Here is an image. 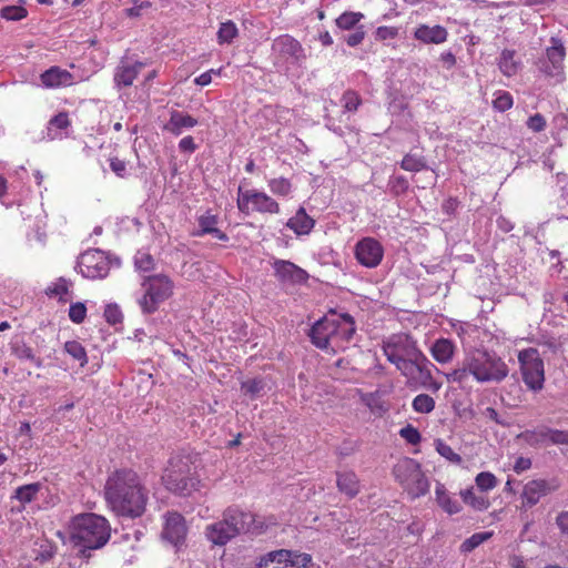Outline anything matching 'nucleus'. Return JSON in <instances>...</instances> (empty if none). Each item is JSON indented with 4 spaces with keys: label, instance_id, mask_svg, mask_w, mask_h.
<instances>
[{
    "label": "nucleus",
    "instance_id": "f257e3e1",
    "mask_svg": "<svg viewBox=\"0 0 568 568\" xmlns=\"http://www.w3.org/2000/svg\"><path fill=\"white\" fill-rule=\"evenodd\" d=\"M104 490L106 501L118 515L136 518L144 514L149 491L132 469L115 470L109 476Z\"/></svg>",
    "mask_w": 568,
    "mask_h": 568
},
{
    "label": "nucleus",
    "instance_id": "f03ea898",
    "mask_svg": "<svg viewBox=\"0 0 568 568\" xmlns=\"http://www.w3.org/2000/svg\"><path fill=\"white\" fill-rule=\"evenodd\" d=\"M507 364L494 352L476 348L446 374L448 382L464 384L471 375L479 383H500L508 375Z\"/></svg>",
    "mask_w": 568,
    "mask_h": 568
},
{
    "label": "nucleus",
    "instance_id": "7ed1b4c3",
    "mask_svg": "<svg viewBox=\"0 0 568 568\" xmlns=\"http://www.w3.org/2000/svg\"><path fill=\"white\" fill-rule=\"evenodd\" d=\"M111 537L109 521L94 513H83L72 517L70 541L77 557L89 560L92 551L101 549Z\"/></svg>",
    "mask_w": 568,
    "mask_h": 568
},
{
    "label": "nucleus",
    "instance_id": "20e7f679",
    "mask_svg": "<svg viewBox=\"0 0 568 568\" xmlns=\"http://www.w3.org/2000/svg\"><path fill=\"white\" fill-rule=\"evenodd\" d=\"M192 465L189 456L171 457L162 475V481L166 489L179 496H189L196 490L200 480L195 476Z\"/></svg>",
    "mask_w": 568,
    "mask_h": 568
},
{
    "label": "nucleus",
    "instance_id": "39448f33",
    "mask_svg": "<svg viewBox=\"0 0 568 568\" xmlns=\"http://www.w3.org/2000/svg\"><path fill=\"white\" fill-rule=\"evenodd\" d=\"M253 523L254 517L251 513L237 508H227L221 520L206 527L205 534L214 545L223 546L232 538L248 532Z\"/></svg>",
    "mask_w": 568,
    "mask_h": 568
},
{
    "label": "nucleus",
    "instance_id": "423d86ee",
    "mask_svg": "<svg viewBox=\"0 0 568 568\" xmlns=\"http://www.w3.org/2000/svg\"><path fill=\"white\" fill-rule=\"evenodd\" d=\"M393 475L412 498L425 496L429 491V481L420 464L413 458L400 459L394 466Z\"/></svg>",
    "mask_w": 568,
    "mask_h": 568
},
{
    "label": "nucleus",
    "instance_id": "0eeeda50",
    "mask_svg": "<svg viewBox=\"0 0 568 568\" xmlns=\"http://www.w3.org/2000/svg\"><path fill=\"white\" fill-rule=\"evenodd\" d=\"M142 286L144 294L139 300L143 314H153L159 306L173 295L174 283L165 274L145 276Z\"/></svg>",
    "mask_w": 568,
    "mask_h": 568
},
{
    "label": "nucleus",
    "instance_id": "6e6552de",
    "mask_svg": "<svg viewBox=\"0 0 568 568\" xmlns=\"http://www.w3.org/2000/svg\"><path fill=\"white\" fill-rule=\"evenodd\" d=\"M383 349L387 359L399 371L407 369V365L412 367V363L423 355L408 335H393L384 343Z\"/></svg>",
    "mask_w": 568,
    "mask_h": 568
},
{
    "label": "nucleus",
    "instance_id": "1a4fd4ad",
    "mask_svg": "<svg viewBox=\"0 0 568 568\" xmlns=\"http://www.w3.org/2000/svg\"><path fill=\"white\" fill-rule=\"evenodd\" d=\"M518 361L523 379L527 387L534 392L542 389L545 382L544 362L536 348L519 352Z\"/></svg>",
    "mask_w": 568,
    "mask_h": 568
},
{
    "label": "nucleus",
    "instance_id": "9d476101",
    "mask_svg": "<svg viewBox=\"0 0 568 568\" xmlns=\"http://www.w3.org/2000/svg\"><path fill=\"white\" fill-rule=\"evenodd\" d=\"M551 45L546 49L545 57L537 61V68L547 77L555 78L557 82H562L565 79L564 60L566 57V49L560 39L551 38Z\"/></svg>",
    "mask_w": 568,
    "mask_h": 568
},
{
    "label": "nucleus",
    "instance_id": "9b49d317",
    "mask_svg": "<svg viewBox=\"0 0 568 568\" xmlns=\"http://www.w3.org/2000/svg\"><path fill=\"white\" fill-rule=\"evenodd\" d=\"M81 274L87 278H103L109 274L111 261L99 248L84 252L78 262Z\"/></svg>",
    "mask_w": 568,
    "mask_h": 568
},
{
    "label": "nucleus",
    "instance_id": "f8f14e48",
    "mask_svg": "<svg viewBox=\"0 0 568 568\" xmlns=\"http://www.w3.org/2000/svg\"><path fill=\"white\" fill-rule=\"evenodd\" d=\"M164 519L161 537L179 550L185 545L187 535L185 518L178 511H168Z\"/></svg>",
    "mask_w": 568,
    "mask_h": 568
},
{
    "label": "nucleus",
    "instance_id": "ddd939ff",
    "mask_svg": "<svg viewBox=\"0 0 568 568\" xmlns=\"http://www.w3.org/2000/svg\"><path fill=\"white\" fill-rule=\"evenodd\" d=\"M272 51L276 54V61L301 65L306 55L302 44L288 34L276 38L272 43Z\"/></svg>",
    "mask_w": 568,
    "mask_h": 568
},
{
    "label": "nucleus",
    "instance_id": "4468645a",
    "mask_svg": "<svg viewBox=\"0 0 568 568\" xmlns=\"http://www.w3.org/2000/svg\"><path fill=\"white\" fill-rule=\"evenodd\" d=\"M239 192L237 207L242 213L248 214L250 203L258 212L277 213L280 211L278 203L265 193L256 191L241 192V187Z\"/></svg>",
    "mask_w": 568,
    "mask_h": 568
},
{
    "label": "nucleus",
    "instance_id": "2eb2a0df",
    "mask_svg": "<svg viewBox=\"0 0 568 568\" xmlns=\"http://www.w3.org/2000/svg\"><path fill=\"white\" fill-rule=\"evenodd\" d=\"M558 479H534L524 486L521 497L528 507L535 506L541 497L547 496L559 488Z\"/></svg>",
    "mask_w": 568,
    "mask_h": 568
},
{
    "label": "nucleus",
    "instance_id": "dca6fc26",
    "mask_svg": "<svg viewBox=\"0 0 568 568\" xmlns=\"http://www.w3.org/2000/svg\"><path fill=\"white\" fill-rule=\"evenodd\" d=\"M383 254V246L374 239L366 237L356 244V258L366 267H376L381 263Z\"/></svg>",
    "mask_w": 568,
    "mask_h": 568
},
{
    "label": "nucleus",
    "instance_id": "f3484780",
    "mask_svg": "<svg viewBox=\"0 0 568 568\" xmlns=\"http://www.w3.org/2000/svg\"><path fill=\"white\" fill-rule=\"evenodd\" d=\"M341 328L334 320L323 317L314 323L310 329L308 336L311 342L321 349H326L329 345L331 337Z\"/></svg>",
    "mask_w": 568,
    "mask_h": 568
},
{
    "label": "nucleus",
    "instance_id": "a211bd4d",
    "mask_svg": "<svg viewBox=\"0 0 568 568\" xmlns=\"http://www.w3.org/2000/svg\"><path fill=\"white\" fill-rule=\"evenodd\" d=\"M273 267L275 270V275L282 282L303 284L308 280L307 272L290 261L276 260L273 263Z\"/></svg>",
    "mask_w": 568,
    "mask_h": 568
},
{
    "label": "nucleus",
    "instance_id": "6ab92c4d",
    "mask_svg": "<svg viewBox=\"0 0 568 568\" xmlns=\"http://www.w3.org/2000/svg\"><path fill=\"white\" fill-rule=\"evenodd\" d=\"M432 367L434 364L423 354L412 363V367L407 366V369H403L400 373L422 386H429L433 377Z\"/></svg>",
    "mask_w": 568,
    "mask_h": 568
},
{
    "label": "nucleus",
    "instance_id": "aec40b11",
    "mask_svg": "<svg viewBox=\"0 0 568 568\" xmlns=\"http://www.w3.org/2000/svg\"><path fill=\"white\" fill-rule=\"evenodd\" d=\"M447 37L446 28L438 24L433 27L420 24L414 31V38L424 44H440L447 40Z\"/></svg>",
    "mask_w": 568,
    "mask_h": 568
},
{
    "label": "nucleus",
    "instance_id": "412c9836",
    "mask_svg": "<svg viewBox=\"0 0 568 568\" xmlns=\"http://www.w3.org/2000/svg\"><path fill=\"white\" fill-rule=\"evenodd\" d=\"M40 78L42 84L47 88L67 87L73 83V75L60 67H51Z\"/></svg>",
    "mask_w": 568,
    "mask_h": 568
},
{
    "label": "nucleus",
    "instance_id": "4be33fe9",
    "mask_svg": "<svg viewBox=\"0 0 568 568\" xmlns=\"http://www.w3.org/2000/svg\"><path fill=\"white\" fill-rule=\"evenodd\" d=\"M197 124V120L193 116L180 112L172 111L169 122L164 125V130L171 132L174 135H180L182 130L185 128H193Z\"/></svg>",
    "mask_w": 568,
    "mask_h": 568
},
{
    "label": "nucleus",
    "instance_id": "5701e85b",
    "mask_svg": "<svg viewBox=\"0 0 568 568\" xmlns=\"http://www.w3.org/2000/svg\"><path fill=\"white\" fill-rule=\"evenodd\" d=\"M517 437L531 447H538L546 443H550V427L541 425L535 429H526Z\"/></svg>",
    "mask_w": 568,
    "mask_h": 568
},
{
    "label": "nucleus",
    "instance_id": "b1692460",
    "mask_svg": "<svg viewBox=\"0 0 568 568\" xmlns=\"http://www.w3.org/2000/svg\"><path fill=\"white\" fill-rule=\"evenodd\" d=\"M315 221L307 215L304 207H300L296 214L291 217L286 226L293 230L297 235L308 234L314 227Z\"/></svg>",
    "mask_w": 568,
    "mask_h": 568
},
{
    "label": "nucleus",
    "instance_id": "393cba45",
    "mask_svg": "<svg viewBox=\"0 0 568 568\" xmlns=\"http://www.w3.org/2000/svg\"><path fill=\"white\" fill-rule=\"evenodd\" d=\"M337 487L341 493H344L349 498L355 497L358 494V479L355 473L345 471L337 473Z\"/></svg>",
    "mask_w": 568,
    "mask_h": 568
},
{
    "label": "nucleus",
    "instance_id": "a878e982",
    "mask_svg": "<svg viewBox=\"0 0 568 568\" xmlns=\"http://www.w3.org/2000/svg\"><path fill=\"white\" fill-rule=\"evenodd\" d=\"M435 494L438 506L447 514L454 515L462 510L459 503L448 495L445 485L437 483Z\"/></svg>",
    "mask_w": 568,
    "mask_h": 568
},
{
    "label": "nucleus",
    "instance_id": "bb28decb",
    "mask_svg": "<svg viewBox=\"0 0 568 568\" xmlns=\"http://www.w3.org/2000/svg\"><path fill=\"white\" fill-rule=\"evenodd\" d=\"M455 345L450 339L439 338L430 348L433 357L439 363H447L453 358Z\"/></svg>",
    "mask_w": 568,
    "mask_h": 568
},
{
    "label": "nucleus",
    "instance_id": "cd10ccee",
    "mask_svg": "<svg viewBox=\"0 0 568 568\" xmlns=\"http://www.w3.org/2000/svg\"><path fill=\"white\" fill-rule=\"evenodd\" d=\"M144 67L143 63L136 62L134 65H123L118 68L114 74V81L119 87H129L133 83L140 70Z\"/></svg>",
    "mask_w": 568,
    "mask_h": 568
},
{
    "label": "nucleus",
    "instance_id": "c85d7f7f",
    "mask_svg": "<svg viewBox=\"0 0 568 568\" xmlns=\"http://www.w3.org/2000/svg\"><path fill=\"white\" fill-rule=\"evenodd\" d=\"M460 497L465 504L471 506L475 510H486L490 506L488 498L484 495H476L473 487L462 490Z\"/></svg>",
    "mask_w": 568,
    "mask_h": 568
},
{
    "label": "nucleus",
    "instance_id": "c756f323",
    "mask_svg": "<svg viewBox=\"0 0 568 568\" xmlns=\"http://www.w3.org/2000/svg\"><path fill=\"white\" fill-rule=\"evenodd\" d=\"M400 168L409 172H419L422 170H427L428 165L425 156L409 152L403 158Z\"/></svg>",
    "mask_w": 568,
    "mask_h": 568
},
{
    "label": "nucleus",
    "instance_id": "7c9ffc66",
    "mask_svg": "<svg viewBox=\"0 0 568 568\" xmlns=\"http://www.w3.org/2000/svg\"><path fill=\"white\" fill-rule=\"evenodd\" d=\"M292 552L290 550L281 549L268 552L265 557L261 558L256 568H278L281 561H285L290 558Z\"/></svg>",
    "mask_w": 568,
    "mask_h": 568
},
{
    "label": "nucleus",
    "instance_id": "2f4dec72",
    "mask_svg": "<svg viewBox=\"0 0 568 568\" xmlns=\"http://www.w3.org/2000/svg\"><path fill=\"white\" fill-rule=\"evenodd\" d=\"M12 354L20 359H29L36 364L37 367L42 366V361L37 358L31 349L24 342L14 341L11 343Z\"/></svg>",
    "mask_w": 568,
    "mask_h": 568
},
{
    "label": "nucleus",
    "instance_id": "473e14b6",
    "mask_svg": "<svg viewBox=\"0 0 568 568\" xmlns=\"http://www.w3.org/2000/svg\"><path fill=\"white\" fill-rule=\"evenodd\" d=\"M40 483H32L28 485L20 486L14 491V498H17L22 504L31 503L36 499L37 494L41 489Z\"/></svg>",
    "mask_w": 568,
    "mask_h": 568
},
{
    "label": "nucleus",
    "instance_id": "72a5a7b5",
    "mask_svg": "<svg viewBox=\"0 0 568 568\" xmlns=\"http://www.w3.org/2000/svg\"><path fill=\"white\" fill-rule=\"evenodd\" d=\"M265 386L263 378H251L241 384V389L244 395L256 398L264 394Z\"/></svg>",
    "mask_w": 568,
    "mask_h": 568
},
{
    "label": "nucleus",
    "instance_id": "f704fd0d",
    "mask_svg": "<svg viewBox=\"0 0 568 568\" xmlns=\"http://www.w3.org/2000/svg\"><path fill=\"white\" fill-rule=\"evenodd\" d=\"M514 57V50L505 49L500 54L499 69L507 77H511L517 72V63Z\"/></svg>",
    "mask_w": 568,
    "mask_h": 568
},
{
    "label": "nucleus",
    "instance_id": "c9c22d12",
    "mask_svg": "<svg viewBox=\"0 0 568 568\" xmlns=\"http://www.w3.org/2000/svg\"><path fill=\"white\" fill-rule=\"evenodd\" d=\"M64 351L83 367L88 363L85 348L78 341H69L64 344Z\"/></svg>",
    "mask_w": 568,
    "mask_h": 568
},
{
    "label": "nucleus",
    "instance_id": "e433bc0d",
    "mask_svg": "<svg viewBox=\"0 0 568 568\" xmlns=\"http://www.w3.org/2000/svg\"><path fill=\"white\" fill-rule=\"evenodd\" d=\"M364 18L361 12L346 11L336 19V26L342 30H351Z\"/></svg>",
    "mask_w": 568,
    "mask_h": 568
},
{
    "label": "nucleus",
    "instance_id": "4c0bfd02",
    "mask_svg": "<svg viewBox=\"0 0 568 568\" xmlns=\"http://www.w3.org/2000/svg\"><path fill=\"white\" fill-rule=\"evenodd\" d=\"M412 406L417 413L428 414L434 410L435 400L427 394H419L413 399Z\"/></svg>",
    "mask_w": 568,
    "mask_h": 568
},
{
    "label": "nucleus",
    "instance_id": "58836bf2",
    "mask_svg": "<svg viewBox=\"0 0 568 568\" xmlns=\"http://www.w3.org/2000/svg\"><path fill=\"white\" fill-rule=\"evenodd\" d=\"M491 536V531L474 534L460 545V551L470 552L479 545H481L484 541L488 540Z\"/></svg>",
    "mask_w": 568,
    "mask_h": 568
},
{
    "label": "nucleus",
    "instance_id": "ea45409f",
    "mask_svg": "<svg viewBox=\"0 0 568 568\" xmlns=\"http://www.w3.org/2000/svg\"><path fill=\"white\" fill-rule=\"evenodd\" d=\"M237 36V28L232 21L221 23L217 32L220 43H231Z\"/></svg>",
    "mask_w": 568,
    "mask_h": 568
},
{
    "label": "nucleus",
    "instance_id": "a19ab883",
    "mask_svg": "<svg viewBox=\"0 0 568 568\" xmlns=\"http://www.w3.org/2000/svg\"><path fill=\"white\" fill-rule=\"evenodd\" d=\"M435 444L436 450L442 457L457 465L463 462L460 455L455 453L453 448L446 443H444L442 439H436Z\"/></svg>",
    "mask_w": 568,
    "mask_h": 568
},
{
    "label": "nucleus",
    "instance_id": "79ce46f5",
    "mask_svg": "<svg viewBox=\"0 0 568 568\" xmlns=\"http://www.w3.org/2000/svg\"><path fill=\"white\" fill-rule=\"evenodd\" d=\"M28 14V11L26 8L21 6H7L1 9L0 16L3 19L11 20V21H19L23 18H26Z\"/></svg>",
    "mask_w": 568,
    "mask_h": 568
},
{
    "label": "nucleus",
    "instance_id": "37998d69",
    "mask_svg": "<svg viewBox=\"0 0 568 568\" xmlns=\"http://www.w3.org/2000/svg\"><path fill=\"white\" fill-rule=\"evenodd\" d=\"M477 487L481 491H487L496 487L497 478L489 471H481L475 478Z\"/></svg>",
    "mask_w": 568,
    "mask_h": 568
},
{
    "label": "nucleus",
    "instance_id": "c03bdc74",
    "mask_svg": "<svg viewBox=\"0 0 568 568\" xmlns=\"http://www.w3.org/2000/svg\"><path fill=\"white\" fill-rule=\"evenodd\" d=\"M135 267L143 272H150L154 270L155 262L151 254L145 252H138L134 257Z\"/></svg>",
    "mask_w": 568,
    "mask_h": 568
},
{
    "label": "nucleus",
    "instance_id": "a18cd8bd",
    "mask_svg": "<svg viewBox=\"0 0 568 568\" xmlns=\"http://www.w3.org/2000/svg\"><path fill=\"white\" fill-rule=\"evenodd\" d=\"M152 7L148 0H133V7L125 9V13L130 18H139L146 13Z\"/></svg>",
    "mask_w": 568,
    "mask_h": 568
},
{
    "label": "nucleus",
    "instance_id": "49530a36",
    "mask_svg": "<svg viewBox=\"0 0 568 568\" xmlns=\"http://www.w3.org/2000/svg\"><path fill=\"white\" fill-rule=\"evenodd\" d=\"M216 215L210 214L209 212L204 215H201L199 217L200 231L197 232V235L209 234L211 231H213L214 227H216Z\"/></svg>",
    "mask_w": 568,
    "mask_h": 568
},
{
    "label": "nucleus",
    "instance_id": "de8ad7c7",
    "mask_svg": "<svg viewBox=\"0 0 568 568\" xmlns=\"http://www.w3.org/2000/svg\"><path fill=\"white\" fill-rule=\"evenodd\" d=\"M57 547L50 541L45 540L40 545V549L38 550L34 559L40 562L49 561L55 554Z\"/></svg>",
    "mask_w": 568,
    "mask_h": 568
},
{
    "label": "nucleus",
    "instance_id": "09e8293b",
    "mask_svg": "<svg viewBox=\"0 0 568 568\" xmlns=\"http://www.w3.org/2000/svg\"><path fill=\"white\" fill-rule=\"evenodd\" d=\"M399 435L404 438L408 444L417 445L422 440L420 433L416 427L408 424L399 430Z\"/></svg>",
    "mask_w": 568,
    "mask_h": 568
},
{
    "label": "nucleus",
    "instance_id": "8fccbe9b",
    "mask_svg": "<svg viewBox=\"0 0 568 568\" xmlns=\"http://www.w3.org/2000/svg\"><path fill=\"white\" fill-rule=\"evenodd\" d=\"M104 317L105 321L111 325L119 324L123 320L122 312L116 304H108L105 306Z\"/></svg>",
    "mask_w": 568,
    "mask_h": 568
},
{
    "label": "nucleus",
    "instance_id": "3c124183",
    "mask_svg": "<svg viewBox=\"0 0 568 568\" xmlns=\"http://www.w3.org/2000/svg\"><path fill=\"white\" fill-rule=\"evenodd\" d=\"M87 314V307L83 303L77 302L71 304L69 310V317L70 320L75 323L80 324L84 321Z\"/></svg>",
    "mask_w": 568,
    "mask_h": 568
},
{
    "label": "nucleus",
    "instance_id": "603ef678",
    "mask_svg": "<svg viewBox=\"0 0 568 568\" xmlns=\"http://www.w3.org/2000/svg\"><path fill=\"white\" fill-rule=\"evenodd\" d=\"M270 189L274 194L286 195L291 191V183L287 179H273L270 182Z\"/></svg>",
    "mask_w": 568,
    "mask_h": 568
},
{
    "label": "nucleus",
    "instance_id": "864d4df0",
    "mask_svg": "<svg viewBox=\"0 0 568 568\" xmlns=\"http://www.w3.org/2000/svg\"><path fill=\"white\" fill-rule=\"evenodd\" d=\"M343 100L345 102L344 108L347 111H356L358 105L361 104V98L354 91H346L343 95Z\"/></svg>",
    "mask_w": 568,
    "mask_h": 568
},
{
    "label": "nucleus",
    "instance_id": "5fc2aeb1",
    "mask_svg": "<svg viewBox=\"0 0 568 568\" xmlns=\"http://www.w3.org/2000/svg\"><path fill=\"white\" fill-rule=\"evenodd\" d=\"M397 36H398V28H396V27H378L375 31V39L378 41L394 39Z\"/></svg>",
    "mask_w": 568,
    "mask_h": 568
},
{
    "label": "nucleus",
    "instance_id": "6e6d98bb",
    "mask_svg": "<svg viewBox=\"0 0 568 568\" xmlns=\"http://www.w3.org/2000/svg\"><path fill=\"white\" fill-rule=\"evenodd\" d=\"M550 444L568 445V430H561L550 427Z\"/></svg>",
    "mask_w": 568,
    "mask_h": 568
},
{
    "label": "nucleus",
    "instance_id": "4d7b16f0",
    "mask_svg": "<svg viewBox=\"0 0 568 568\" xmlns=\"http://www.w3.org/2000/svg\"><path fill=\"white\" fill-rule=\"evenodd\" d=\"M390 190L396 195L403 194L408 190V181L404 176H395L390 181Z\"/></svg>",
    "mask_w": 568,
    "mask_h": 568
},
{
    "label": "nucleus",
    "instance_id": "13d9d810",
    "mask_svg": "<svg viewBox=\"0 0 568 568\" xmlns=\"http://www.w3.org/2000/svg\"><path fill=\"white\" fill-rule=\"evenodd\" d=\"M513 105V98L508 92L503 93L494 101V108L498 111H507Z\"/></svg>",
    "mask_w": 568,
    "mask_h": 568
},
{
    "label": "nucleus",
    "instance_id": "bf43d9fd",
    "mask_svg": "<svg viewBox=\"0 0 568 568\" xmlns=\"http://www.w3.org/2000/svg\"><path fill=\"white\" fill-rule=\"evenodd\" d=\"M527 126L534 132H540L546 128V120L541 114L536 113L528 119Z\"/></svg>",
    "mask_w": 568,
    "mask_h": 568
},
{
    "label": "nucleus",
    "instance_id": "052dcab7",
    "mask_svg": "<svg viewBox=\"0 0 568 568\" xmlns=\"http://www.w3.org/2000/svg\"><path fill=\"white\" fill-rule=\"evenodd\" d=\"M49 125L55 126L61 130L67 129L70 125L68 113L67 112L58 113L49 121Z\"/></svg>",
    "mask_w": 568,
    "mask_h": 568
},
{
    "label": "nucleus",
    "instance_id": "680f3d73",
    "mask_svg": "<svg viewBox=\"0 0 568 568\" xmlns=\"http://www.w3.org/2000/svg\"><path fill=\"white\" fill-rule=\"evenodd\" d=\"M365 37V32L363 30V27H359L356 29V31L352 34H349L345 41L349 47H356L358 45Z\"/></svg>",
    "mask_w": 568,
    "mask_h": 568
},
{
    "label": "nucleus",
    "instance_id": "e2e57ef3",
    "mask_svg": "<svg viewBox=\"0 0 568 568\" xmlns=\"http://www.w3.org/2000/svg\"><path fill=\"white\" fill-rule=\"evenodd\" d=\"M531 467V459L530 458H527V457H518L515 462V465H514V470L517 473V474H520L527 469H529Z\"/></svg>",
    "mask_w": 568,
    "mask_h": 568
},
{
    "label": "nucleus",
    "instance_id": "0e129e2a",
    "mask_svg": "<svg viewBox=\"0 0 568 568\" xmlns=\"http://www.w3.org/2000/svg\"><path fill=\"white\" fill-rule=\"evenodd\" d=\"M110 166H111L112 171L119 176H123L125 173V170H126L124 161H122L118 158L111 159Z\"/></svg>",
    "mask_w": 568,
    "mask_h": 568
},
{
    "label": "nucleus",
    "instance_id": "69168bd1",
    "mask_svg": "<svg viewBox=\"0 0 568 568\" xmlns=\"http://www.w3.org/2000/svg\"><path fill=\"white\" fill-rule=\"evenodd\" d=\"M556 524L564 535H568V511H561L556 518Z\"/></svg>",
    "mask_w": 568,
    "mask_h": 568
},
{
    "label": "nucleus",
    "instance_id": "338daca9",
    "mask_svg": "<svg viewBox=\"0 0 568 568\" xmlns=\"http://www.w3.org/2000/svg\"><path fill=\"white\" fill-rule=\"evenodd\" d=\"M179 148L183 152L193 153L196 150V144L192 136H185L180 141Z\"/></svg>",
    "mask_w": 568,
    "mask_h": 568
},
{
    "label": "nucleus",
    "instance_id": "774afa93",
    "mask_svg": "<svg viewBox=\"0 0 568 568\" xmlns=\"http://www.w3.org/2000/svg\"><path fill=\"white\" fill-rule=\"evenodd\" d=\"M213 73H215V70H213V69L207 72H204L201 75H199L197 78H195L194 82L201 87L207 85L212 81Z\"/></svg>",
    "mask_w": 568,
    "mask_h": 568
}]
</instances>
